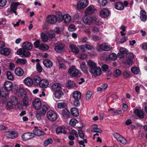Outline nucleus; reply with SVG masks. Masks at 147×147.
<instances>
[{
  "mask_svg": "<svg viewBox=\"0 0 147 147\" xmlns=\"http://www.w3.org/2000/svg\"><path fill=\"white\" fill-rule=\"evenodd\" d=\"M33 107L36 109L39 110L41 107V103L33 104Z\"/></svg>",
  "mask_w": 147,
  "mask_h": 147,
  "instance_id": "obj_58",
  "label": "nucleus"
},
{
  "mask_svg": "<svg viewBox=\"0 0 147 147\" xmlns=\"http://www.w3.org/2000/svg\"><path fill=\"white\" fill-rule=\"evenodd\" d=\"M21 137L23 141H26L35 137V135L32 133L27 132L23 134Z\"/></svg>",
  "mask_w": 147,
  "mask_h": 147,
  "instance_id": "obj_9",
  "label": "nucleus"
},
{
  "mask_svg": "<svg viewBox=\"0 0 147 147\" xmlns=\"http://www.w3.org/2000/svg\"><path fill=\"white\" fill-rule=\"evenodd\" d=\"M134 113L140 119L143 118L144 117V114L142 110L139 109H136L134 111Z\"/></svg>",
  "mask_w": 147,
  "mask_h": 147,
  "instance_id": "obj_17",
  "label": "nucleus"
},
{
  "mask_svg": "<svg viewBox=\"0 0 147 147\" xmlns=\"http://www.w3.org/2000/svg\"><path fill=\"white\" fill-rule=\"evenodd\" d=\"M80 99H74L73 101L74 105L76 107H78L80 106V104L79 100Z\"/></svg>",
  "mask_w": 147,
  "mask_h": 147,
  "instance_id": "obj_52",
  "label": "nucleus"
},
{
  "mask_svg": "<svg viewBox=\"0 0 147 147\" xmlns=\"http://www.w3.org/2000/svg\"><path fill=\"white\" fill-rule=\"evenodd\" d=\"M80 67L82 71L85 74H87L88 73L87 70V68L86 66L85 62H82L80 65Z\"/></svg>",
  "mask_w": 147,
  "mask_h": 147,
  "instance_id": "obj_32",
  "label": "nucleus"
},
{
  "mask_svg": "<svg viewBox=\"0 0 147 147\" xmlns=\"http://www.w3.org/2000/svg\"><path fill=\"white\" fill-rule=\"evenodd\" d=\"M35 129L33 130L34 134L35 135V137L36 135L38 136L43 135H44L45 132L42 131V130L38 129V127L36 126L35 127Z\"/></svg>",
  "mask_w": 147,
  "mask_h": 147,
  "instance_id": "obj_19",
  "label": "nucleus"
},
{
  "mask_svg": "<svg viewBox=\"0 0 147 147\" xmlns=\"http://www.w3.org/2000/svg\"><path fill=\"white\" fill-rule=\"evenodd\" d=\"M7 78L8 80H12L13 78V76L12 74L9 71H7Z\"/></svg>",
  "mask_w": 147,
  "mask_h": 147,
  "instance_id": "obj_54",
  "label": "nucleus"
},
{
  "mask_svg": "<svg viewBox=\"0 0 147 147\" xmlns=\"http://www.w3.org/2000/svg\"><path fill=\"white\" fill-rule=\"evenodd\" d=\"M56 17L57 18V20H58L59 22H60L63 20L64 18V15L63 16L62 13L60 11H57L56 13Z\"/></svg>",
  "mask_w": 147,
  "mask_h": 147,
  "instance_id": "obj_27",
  "label": "nucleus"
},
{
  "mask_svg": "<svg viewBox=\"0 0 147 147\" xmlns=\"http://www.w3.org/2000/svg\"><path fill=\"white\" fill-rule=\"evenodd\" d=\"M64 45L62 44H58L55 47L54 49L57 52L61 53L63 51Z\"/></svg>",
  "mask_w": 147,
  "mask_h": 147,
  "instance_id": "obj_18",
  "label": "nucleus"
},
{
  "mask_svg": "<svg viewBox=\"0 0 147 147\" xmlns=\"http://www.w3.org/2000/svg\"><path fill=\"white\" fill-rule=\"evenodd\" d=\"M140 14L141 20L143 21H146L147 19V16L146 15L145 11L144 10H141Z\"/></svg>",
  "mask_w": 147,
  "mask_h": 147,
  "instance_id": "obj_31",
  "label": "nucleus"
},
{
  "mask_svg": "<svg viewBox=\"0 0 147 147\" xmlns=\"http://www.w3.org/2000/svg\"><path fill=\"white\" fill-rule=\"evenodd\" d=\"M76 30L75 26L74 25H71L68 28V30L69 32H73Z\"/></svg>",
  "mask_w": 147,
  "mask_h": 147,
  "instance_id": "obj_57",
  "label": "nucleus"
},
{
  "mask_svg": "<svg viewBox=\"0 0 147 147\" xmlns=\"http://www.w3.org/2000/svg\"><path fill=\"white\" fill-rule=\"evenodd\" d=\"M42 63L44 65L48 68H50L53 65V62L48 59L44 60Z\"/></svg>",
  "mask_w": 147,
  "mask_h": 147,
  "instance_id": "obj_15",
  "label": "nucleus"
},
{
  "mask_svg": "<svg viewBox=\"0 0 147 147\" xmlns=\"http://www.w3.org/2000/svg\"><path fill=\"white\" fill-rule=\"evenodd\" d=\"M92 23H95L96 25H100L102 24V22L99 20H97L95 17H92L91 19Z\"/></svg>",
  "mask_w": 147,
  "mask_h": 147,
  "instance_id": "obj_37",
  "label": "nucleus"
},
{
  "mask_svg": "<svg viewBox=\"0 0 147 147\" xmlns=\"http://www.w3.org/2000/svg\"><path fill=\"white\" fill-rule=\"evenodd\" d=\"M5 136L7 138L13 139L18 136V134L15 131H7L5 132Z\"/></svg>",
  "mask_w": 147,
  "mask_h": 147,
  "instance_id": "obj_12",
  "label": "nucleus"
},
{
  "mask_svg": "<svg viewBox=\"0 0 147 147\" xmlns=\"http://www.w3.org/2000/svg\"><path fill=\"white\" fill-rule=\"evenodd\" d=\"M109 59L111 60L114 61L117 58V56L115 53H112L108 56Z\"/></svg>",
  "mask_w": 147,
  "mask_h": 147,
  "instance_id": "obj_43",
  "label": "nucleus"
},
{
  "mask_svg": "<svg viewBox=\"0 0 147 147\" xmlns=\"http://www.w3.org/2000/svg\"><path fill=\"white\" fill-rule=\"evenodd\" d=\"M80 126H78V127L80 129L78 130V134L79 136V137L81 139H83L84 138V134L83 133V131L82 129L83 127V123L82 122L80 123Z\"/></svg>",
  "mask_w": 147,
  "mask_h": 147,
  "instance_id": "obj_20",
  "label": "nucleus"
},
{
  "mask_svg": "<svg viewBox=\"0 0 147 147\" xmlns=\"http://www.w3.org/2000/svg\"><path fill=\"white\" fill-rule=\"evenodd\" d=\"M19 98H22V103L25 107L29 105V97L23 88L19 87Z\"/></svg>",
  "mask_w": 147,
  "mask_h": 147,
  "instance_id": "obj_2",
  "label": "nucleus"
},
{
  "mask_svg": "<svg viewBox=\"0 0 147 147\" xmlns=\"http://www.w3.org/2000/svg\"><path fill=\"white\" fill-rule=\"evenodd\" d=\"M92 18V17H89L88 18L86 16H84L83 18V22L86 24L88 25H90L92 23L91 19Z\"/></svg>",
  "mask_w": 147,
  "mask_h": 147,
  "instance_id": "obj_28",
  "label": "nucleus"
},
{
  "mask_svg": "<svg viewBox=\"0 0 147 147\" xmlns=\"http://www.w3.org/2000/svg\"><path fill=\"white\" fill-rule=\"evenodd\" d=\"M7 0H0V7H3L7 3Z\"/></svg>",
  "mask_w": 147,
  "mask_h": 147,
  "instance_id": "obj_59",
  "label": "nucleus"
},
{
  "mask_svg": "<svg viewBox=\"0 0 147 147\" xmlns=\"http://www.w3.org/2000/svg\"><path fill=\"white\" fill-rule=\"evenodd\" d=\"M0 53L2 55H9L10 53V50L6 48L1 49L0 51Z\"/></svg>",
  "mask_w": 147,
  "mask_h": 147,
  "instance_id": "obj_29",
  "label": "nucleus"
},
{
  "mask_svg": "<svg viewBox=\"0 0 147 147\" xmlns=\"http://www.w3.org/2000/svg\"><path fill=\"white\" fill-rule=\"evenodd\" d=\"M120 54L119 55L120 57H123L125 56L124 54L127 53V51L125 48L121 47L120 49Z\"/></svg>",
  "mask_w": 147,
  "mask_h": 147,
  "instance_id": "obj_39",
  "label": "nucleus"
},
{
  "mask_svg": "<svg viewBox=\"0 0 147 147\" xmlns=\"http://www.w3.org/2000/svg\"><path fill=\"white\" fill-rule=\"evenodd\" d=\"M98 3L101 6L104 7L107 5L108 2L107 0H99Z\"/></svg>",
  "mask_w": 147,
  "mask_h": 147,
  "instance_id": "obj_47",
  "label": "nucleus"
},
{
  "mask_svg": "<svg viewBox=\"0 0 147 147\" xmlns=\"http://www.w3.org/2000/svg\"><path fill=\"white\" fill-rule=\"evenodd\" d=\"M63 94V93L61 90H57L55 91L54 95L56 98L59 99L62 97Z\"/></svg>",
  "mask_w": 147,
  "mask_h": 147,
  "instance_id": "obj_24",
  "label": "nucleus"
},
{
  "mask_svg": "<svg viewBox=\"0 0 147 147\" xmlns=\"http://www.w3.org/2000/svg\"><path fill=\"white\" fill-rule=\"evenodd\" d=\"M73 96L74 99H80L81 93L80 92L75 91L73 93Z\"/></svg>",
  "mask_w": 147,
  "mask_h": 147,
  "instance_id": "obj_35",
  "label": "nucleus"
},
{
  "mask_svg": "<svg viewBox=\"0 0 147 147\" xmlns=\"http://www.w3.org/2000/svg\"><path fill=\"white\" fill-rule=\"evenodd\" d=\"M131 71L135 74H138L139 72V69L137 67H133L131 69Z\"/></svg>",
  "mask_w": 147,
  "mask_h": 147,
  "instance_id": "obj_48",
  "label": "nucleus"
},
{
  "mask_svg": "<svg viewBox=\"0 0 147 147\" xmlns=\"http://www.w3.org/2000/svg\"><path fill=\"white\" fill-rule=\"evenodd\" d=\"M46 21L48 23L54 24L57 21V18L54 15H49L47 18Z\"/></svg>",
  "mask_w": 147,
  "mask_h": 147,
  "instance_id": "obj_11",
  "label": "nucleus"
},
{
  "mask_svg": "<svg viewBox=\"0 0 147 147\" xmlns=\"http://www.w3.org/2000/svg\"><path fill=\"white\" fill-rule=\"evenodd\" d=\"M92 95V93L90 91H88L86 94V99H89L91 97Z\"/></svg>",
  "mask_w": 147,
  "mask_h": 147,
  "instance_id": "obj_63",
  "label": "nucleus"
},
{
  "mask_svg": "<svg viewBox=\"0 0 147 147\" xmlns=\"http://www.w3.org/2000/svg\"><path fill=\"white\" fill-rule=\"evenodd\" d=\"M67 85V88L69 89L74 88H77L78 86L74 82L70 80L68 81Z\"/></svg>",
  "mask_w": 147,
  "mask_h": 147,
  "instance_id": "obj_25",
  "label": "nucleus"
},
{
  "mask_svg": "<svg viewBox=\"0 0 147 147\" xmlns=\"http://www.w3.org/2000/svg\"><path fill=\"white\" fill-rule=\"evenodd\" d=\"M70 134L71 135L73 136H75L76 138L78 137V135L77 131L74 130H73L72 131L70 132Z\"/></svg>",
  "mask_w": 147,
  "mask_h": 147,
  "instance_id": "obj_60",
  "label": "nucleus"
},
{
  "mask_svg": "<svg viewBox=\"0 0 147 147\" xmlns=\"http://www.w3.org/2000/svg\"><path fill=\"white\" fill-rule=\"evenodd\" d=\"M4 85L5 88L3 89V90L5 91H7L8 92V91H9L11 90L13 84L11 82L7 81L5 82Z\"/></svg>",
  "mask_w": 147,
  "mask_h": 147,
  "instance_id": "obj_13",
  "label": "nucleus"
},
{
  "mask_svg": "<svg viewBox=\"0 0 147 147\" xmlns=\"http://www.w3.org/2000/svg\"><path fill=\"white\" fill-rule=\"evenodd\" d=\"M122 75L125 78H128L130 76L129 74L128 71H123L122 73Z\"/></svg>",
  "mask_w": 147,
  "mask_h": 147,
  "instance_id": "obj_61",
  "label": "nucleus"
},
{
  "mask_svg": "<svg viewBox=\"0 0 147 147\" xmlns=\"http://www.w3.org/2000/svg\"><path fill=\"white\" fill-rule=\"evenodd\" d=\"M78 123V121L75 119H72L69 121V124L72 126L74 127L75 126L76 123Z\"/></svg>",
  "mask_w": 147,
  "mask_h": 147,
  "instance_id": "obj_46",
  "label": "nucleus"
},
{
  "mask_svg": "<svg viewBox=\"0 0 147 147\" xmlns=\"http://www.w3.org/2000/svg\"><path fill=\"white\" fill-rule=\"evenodd\" d=\"M53 141L52 139L50 138L45 140L44 142V145L45 146H47L49 144H51Z\"/></svg>",
  "mask_w": 147,
  "mask_h": 147,
  "instance_id": "obj_45",
  "label": "nucleus"
},
{
  "mask_svg": "<svg viewBox=\"0 0 147 147\" xmlns=\"http://www.w3.org/2000/svg\"><path fill=\"white\" fill-rule=\"evenodd\" d=\"M109 69V66L107 64H104L101 67V69L103 72L107 71Z\"/></svg>",
  "mask_w": 147,
  "mask_h": 147,
  "instance_id": "obj_56",
  "label": "nucleus"
},
{
  "mask_svg": "<svg viewBox=\"0 0 147 147\" xmlns=\"http://www.w3.org/2000/svg\"><path fill=\"white\" fill-rule=\"evenodd\" d=\"M49 48V47L47 45L41 43L40 45L39 49L40 50L45 51L48 50Z\"/></svg>",
  "mask_w": 147,
  "mask_h": 147,
  "instance_id": "obj_40",
  "label": "nucleus"
},
{
  "mask_svg": "<svg viewBox=\"0 0 147 147\" xmlns=\"http://www.w3.org/2000/svg\"><path fill=\"white\" fill-rule=\"evenodd\" d=\"M40 41L39 40H36L34 43V45L35 48H39Z\"/></svg>",
  "mask_w": 147,
  "mask_h": 147,
  "instance_id": "obj_53",
  "label": "nucleus"
},
{
  "mask_svg": "<svg viewBox=\"0 0 147 147\" xmlns=\"http://www.w3.org/2000/svg\"><path fill=\"white\" fill-rule=\"evenodd\" d=\"M68 74L72 78L77 79L79 78L82 75L81 72L76 68L75 66H72L69 69Z\"/></svg>",
  "mask_w": 147,
  "mask_h": 147,
  "instance_id": "obj_3",
  "label": "nucleus"
},
{
  "mask_svg": "<svg viewBox=\"0 0 147 147\" xmlns=\"http://www.w3.org/2000/svg\"><path fill=\"white\" fill-rule=\"evenodd\" d=\"M47 115L49 120L52 122L55 121L57 118V113L52 110L48 111L47 113Z\"/></svg>",
  "mask_w": 147,
  "mask_h": 147,
  "instance_id": "obj_5",
  "label": "nucleus"
},
{
  "mask_svg": "<svg viewBox=\"0 0 147 147\" xmlns=\"http://www.w3.org/2000/svg\"><path fill=\"white\" fill-rule=\"evenodd\" d=\"M57 134H58L60 133H63L66 134L67 132L61 127L60 126L57 128L56 130Z\"/></svg>",
  "mask_w": 147,
  "mask_h": 147,
  "instance_id": "obj_36",
  "label": "nucleus"
},
{
  "mask_svg": "<svg viewBox=\"0 0 147 147\" xmlns=\"http://www.w3.org/2000/svg\"><path fill=\"white\" fill-rule=\"evenodd\" d=\"M24 83L26 85L28 86H31L33 84L32 79L30 78H25L24 80Z\"/></svg>",
  "mask_w": 147,
  "mask_h": 147,
  "instance_id": "obj_30",
  "label": "nucleus"
},
{
  "mask_svg": "<svg viewBox=\"0 0 147 147\" xmlns=\"http://www.w3.org/2000/svg\"><path fill=\"white\" fill-rule=\"evenodd\" d=\"M88 65L89 66V69H92L93 67L96 66V64L92 60H89L87 63Z\"/></svg>",
  "mask_w": 147,
  "mask_h": 147,
  "instance_id": "obj_42",
  "label": "nucleus"
},
{
  "mask_svg": "<svg viewBox=\"0 0 147 147\" xmlns=\"http://www.w3.org/2000/svg\"><path fill=\"white\" fill-rule=\"evenodd\" d=\"M121 73V71L119 69H115L114 71V76L116 77L119 76Z\"/></svg>",
  "mask_w": 147,
  "mask_h": 147,
  "instance_id": "obj_49",
  "label": "nucleus"
},
{
  "mask_svg": "<svg viewBox=\"0 0 147 147\" xmlns=\"http://www.w3.org/2000/svg\"><path fill=\"white\" fill-rule=\"evenodd\" d=\"M1 97L3 102L6 101L9 98L8 92L7 91H5L3 88L0 90V98Z\"/></svg>",
  "mask_w": 147,
  "mask_h": 147,
  "instance_id": "obj_8",
  "label": "nucleus"
},
{
  "mask_svg": "<svg viewBox=\"0 0 147 147\" xmlns=\"http://www.w3.org/2000/svg\"><path fill=\"white\" fill-rule=\"evenodd\" d=\"M94 7L92 5H91L86 8L85 11V14L86 15L91 14L94 12Z\"/></svg>",
  "mask_w": 147,
  "mask_h": 147,
  "instance_id": "obj_22",
  "label": "nucleus"
},
{
  "mask_svg": "<svg viewBox=\"0 0 147 147\" xmlns=\"http://www.w3.org/2000/svg\"><path fill=\"white\" fill-rule=\"evenodd\" d=\"M18 101L17 98L12 96L11 97L10 100L6 104V109L7 110H10L15 106L17 105Z\"/></svg>",
  "mask_w": 147,
  "mask_h": 147,
  "instance_id": "obj_4",
  "label": "nucleus"
},
{
  "mask_svg": "<svg viewBox=\"0 0 147 147\" xmlns=\"http://www.w3.org/2000/svg\"><path fill=\"white\" fill-rule=\"evenodd\" d=\"M18 5V3H13L11 5V9L13 12L16 15L18 14V13L16 11L17 7Z\"/></svg>",
  "mask_w": 147,
  "mask_h": 147,
  "instance_id": "obj_34",
  "label": "nucleus"
},
{
  "mask_svg": "<svg viewBox=\"0 0 147 147\" xmlns=\"http://www.w3.org/2000/svg\"><path fill=\"white\" fill-rule=\"evenodd\" d=\"M64 16V18L63 20H64L65 23H67L71 21V17L69 14L65 15Z\"/></svg>",
  "mask_w": 147,
  "mask_h": 147,
  "instance_id": "obj_44",
  "label": "nucleus"
},
{
  "mask_svg": "<svg viewBox=\"0 0 147 147\" xmlns=\"http://www.w3.org/2000/svg\"><path fill=\"white\" fill-rule=\"evenodd\" d=\"M41 114L39 111L36 112V117L38 120L40 121L41 119Z\"/></svg>",
  "mask_w": 147,
  "mask_h": 147,
  "instance_id": "obj_62",
  "label": "nucleus"
},
{
  "mask_svg": "<svg viewBox=\"0 0 147 147\" xmlns=\"http://www.w3.org/2000/svg\"><path fill=\"white\" fill-rule=\"evenodd\" d=\"M36 69L38 72H41L42 71V68L39 63H38L36 64Z\"/></svg>",
  "mask_w": 147,
  "mask_h": 147,
  "instance_id": "obj_51",
  "label": "nucleus"
},
{
  "mask_svg": "<svg viewBox=\"0 0 147 147\" xmlns=\"http://www.w3.org/2000/svg\"><path fill=\"white\" fill-rule=\"evenodd\" d=\"M70 112L71 114L74 116L77 117L79 115V112L77 109L73 107L71 109Z\"/></svg>",
  "mask_w": 147,
  "mask_h": 147,
  "instance_id": "obj_33",
  "label": "nucleus"
},
{
  "mask_svg": "<svg viewBox=\"0 0 147 147\" xmlns=\"http://www.w3.org/2000/svg\"><path fill=\"white\" fill-rule=\"evenodd\" d=\"M39 86L42 88H47L49 85V82L47 80L42 79L41 80L40 83L39 85Z\"/></svg>",
  "mask_w": 147,
  "mask_h": 147,
  "instance_id": "obj_16",
  "label": "nucleus"
},
{
  "mask_svg": "<svg viewBox=\"0 0 147 147\" xmlns=\"http://www.w3.org/2000/svg\"><path fill=\"white\" fill-rule=\"evenodd\" d=\"M65 104L64 102L59 103L58 104L57 107L59 108H63L65 107Z\"/></svg>",
  "mask_w": 147,
  "mask_h": 147,
  "instance_id": "obj_64",
  "label": "nucleus"
},
{
  "mask_svg": "<svg viewBox=\"0 0 147 147\" xmlns=\"http://www.w3.org/2000/svg\"><path fill=\"white\" fill-rule=\"evenodd\" d=\"M69 47L72 51L76 54H77L78 53L79 50L76 46L74 45L71 44L70 45Z\"/></svg>",
  "mask_w": 147,
  "mask_h": 147,
  "instance_id": "obj_38",
  "label": "nucleus"
},
{
  "mask_svg": "<svg viewBox=\"0 0 147 147\" xmlns=\"http://www.w3.org/2000/svg\"><path fill=\"white\" fill-rule=\"evenodd\" d=\"M109 111H112L114 113L118 114H121L122 113V111L121 110H115L114 108H111L109 109Z\"/></svg>",
  "mask_w": 147,
  "mask_h": 147,
  "instance_id": "obj_50",
  "label": "nucleus"
},
{
  "mask_svg": "<svg viewBox=\"0 0 147 147\" xmlns=\"http://www.w3.org/2000/svg\"><path fill=\"white\" fill-rule=\"evenodd\" d=\"M62 114L64 118L67 119L69 118L70 113L69 111L67 109L65 108L63 109Z\"/></svg>",
  "mask_w": 147,
  "mask_h": 147,
  "instance_id": "obj_21",
  "label": "nucleus"
},
{
  "mask_svg": "<svg viewBox=\"0 0 147 147\" xmlns=\"http://www.w3.org/2000/svg\"><path fill=\"white\" fill-rule=\"evenodd\" d=\"M89 71L92 75L94 76H100L102 73L101 68L99 67H97V65L93 67V69H89Z\"/></svg>",
  "mask_w": 147,
  "mask_h": 147,
  "instance_id": "obj_6",
  "label": "nucleus"
},
{
  "mask_svg": "<svg viewBox=\"0 0 147 147\" xmlns=\"http://www.w3.org/2000/svg\"><path fill=\"white\" fill-rule=\"evenodd\" d=\"M52 88L53 89H54L55 91L57 90H61V86L59 83H56L53 84L52 86Z\"/></svg>",
  "mask_w": 147,
  "mask_h": 147,
  "instance_id": "obj_41",
  "label": "nucleus"
},
{
  "mask_svg": "<svg viewBox=\"0 0 147 147\" xmlns=\"http://www.w3.org/2000/svg\"><path fill=\"white\" fill-rule=\"evenodd\" d=\"M115 8L117 10H121L124 9V6L122 2H118L115 4Z\"/></svg>",
  "mask_w": 147,
  "mask_h": 147,
  "instance_id": "obj_23",
  "label": "nucleus"
},
{
  "mask_svg": "<svg viewBox=\"0 0 147 147\" xmlns=\"http://www.w3.org/2000/svg\"><path fill=\"white\" fill-rule=\"evenodd\" d=\"M98 47L101 50L105 51H109L112 48L111 46L107 45L105 43L99 45Z\"/></svg>",
  "mask_w": 147,
  "mask_h": 147,
  "instance_id": "obj_14",
  "label": "nucleus"
},
{
  "mask_svg": "<svg viewBox=\"0 0 147 147\" xmlns=\"http://www.w3.org/2000/svg\"><path fill=\"white\" fill-rule=\"evenodd\" d=\"M89 3L88 0H80L78 3L77 7L80 9L86 7Z\"/></svg>",
  "mask_w": 147,
  "mask_h": 147,
  "instance_id": "obj_10",
  "label": "nucleus"
},
{
  "mask_svg": "<svg viewBox=\"0 0 147 147\" xmlns=\"http://www.w3.org/2000/svg\"><path fill=\"white\" fill-rule=\"evenodd\" d=\"M22 49H19V55L22 57H27L31 55L30 53L26 50H29L32 48V45L28 42H24L22 45Z\"/></svg>",
  "mask_w": 147,
  "mask_h": 147,
  "instance_id": "obj_1",
  "label": "nucleus"
},
{
  "mask_svg": "<svg viewBox=\"0 0 147 147\" xmlns=\"http://www.w3.org/2000/svg\"><path fill=\"white\" fill-rule=\"evenodd\" d=\"M33 84L36 86H37L40 83L41 80L40 78L38 76H34L32 79Z\"/></svg>",
  "mask_w": 147,
  "mask_h": 147,
  "instance_id": "obj_26",
  "label": "nucleus"
},
{
  "mask_svg": "<svg viewBox=\"0 0 147 147\" xmlns=\"http://www.w3.org/2000/svg\"><path fill=\"white\" fill-rule=\"evenodd\" d=\"M26 62L27 60L26 59L19 58V64L24 65L26 64Z\"/></svg>",
  "mask_w": 147,
  "mask_h": 147,
  "instance_id": "obj_55",
  "label": "nucleus"
},
{
  "mask_svg": "<svg viewBox=\"0 0 147 147\" xmlns=\"http://www.w3.org/2000/svg\"><path fill=\"white\" fill-rule=\"evenodd\" d=\"M110 14V11L109 9L104 8L101 10L99 16L102 18H106L109 17Z\"/></svg>",
  "mask_w": 147,
  "mask_h": 147,
  "instance_id": "obj_7",
  "label": "nucleus"
}]
</instances>
